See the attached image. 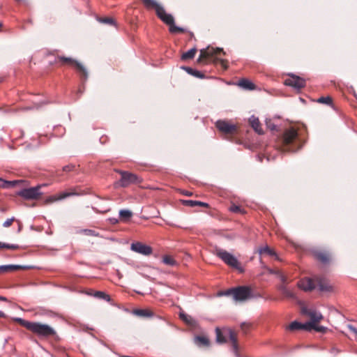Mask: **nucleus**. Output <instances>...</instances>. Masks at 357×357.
<instances>
[{
    "instance_id": "obj_1",
    "label": "nucleus",
    "mask_w": 357,
    "mask_h": 357,
    "mask_svg": "<svg viewBox=\"0 0 357 357\" xmlns=\"http://www.w3.org/2000/svg\"><path fill=\"white\" fill-rule=\"evenodd\" d=\"M146 8L154 9L158 17L165 24L169 26V31L172 33H181L185 32V29L176 26L174 24V18L171 14L165 12L164 8L157 3L155 0H140Z\"/></svg>"
},
{
    "instance_id": "obj_2",
    "label": "nucleus",
    "mask_w": 357,
    "mask_h": 357,
    "mask_svg": "<svg viewBox=\"0 0 357 357\" xmlns=\"http://www.w3.org/2000/svg\"><path fill=\"white\" fill-rule=\"evenodd\" d=\"M301 145L300 135L297 129L294 127L285 129L278 141V148L282 151L294 152L300 149Z\"/></svg>"
},
{
    "instance_id": "obj_3",
    "label": "nucleus",
    "mask_w": 357,
    "mask_h": 357,
    "mask_svg": "<svg viewBox=\"0 0 357 357\" xmlns=\"http://www.w3.org/2000/svg\"><path fill=\"white\" fill-rule=\"evenodd\" d=\"M13 320L39 337L48 338L56 335V331L48 324L29 321L20 317L14 318Z\"/></svg>"
},
{
    "instance_id": "obj_4",
    "label": "nucleus",
    "mask_w": 357,
    "mask_h": 357,
    "mask_svg": "<svg viewBox=\"0 0 357 357\" xmlns=\"http://www.w3.org/2000/svg\"><path fill=\"white\" fill-rule=\"evenodd\" d=\"M54 63L60 66L74 67L84 81L88 78V72L85 67L72 57L58 55L56 56Z\"/></svg>"
},
{
    "instance_id": "obj_5",
    "label": "nucleus",
    "mask_w": 357,
    "mask_h": 357,
    "mask_svg": "<svg viewBox=\"0 0 357 357\" xmlns=\"http://www.w3.org/2000/svg\"><path fill=\"white\" fill-rule=\"evenodd\" d=\"M218 295L219 296H232L236 301H244L251 296V289L248 287L241 286L225 291H220Z\"/></svg>"
},
{
    "instance_id": "obj_6",
    "label": "nucleus",
    "mask_w": 357,
    "mask_h": 357,
    "mask_svg": "<svg viewBox=\"0 0 357 357\" xmlns=\"http://www.w3.org/2000/svg\"><path fill=\"white\" fill-rule=\"evenodd\" d=\"M301 312L303 315H307L309 319L305 323H301L298 321H293L289 326L290 331H312V311L310 309H307L305 306L301 307Z\"/></svg>"
},
{
    "instance_id": "obj_7",
    "label": "nucleus",
    "mask_w": 357,
    "mask_h": 357,
    "mask_svg": "<svg viewBox=\"0 0 357 357\" xmlns=\"http://www.w3.org/2000/svg\"><path fill=\"white\" fill-rule=\"evenodd\" d=\"M214 254L220 258L227 265L240 270L241 272L243 271L237 259L227 251L216 248L214 250Z\"/></svg>"
},
{
    "instance_id": "obj_8",
    "label": "nucleus",
    "mask_w": 357,
    "mask_h": 357,
    "mask_svg": "<svg viewBox=\"0 0 357 357\" xmlns=\"http://www.w3.org/2000/svg\"><path fill=\"white\" fill-rule=\"evenodd\" d=\"M117 172L121 174V179L118 182L121 187L126 188L131 184L141 183L142 181V179L135 174L122 170H118Z\"/></svg>"
},
{
    "instance_id": "obj_9",
    "label": "nucleus",
    "mask_w": 357,
    "mask_h": 357,
    "mask_svg": "<svg viewBox=\"0 0 357 357\" xmlns=\"http://www.w3.org/2000/svg\"><path fill=\"white\" fill-rule=\"evenodd\" d=\"M317 290L321 294L330 293L333 291V286L328 280L325 277L314 276V291Z\"/></svg>"
},
{
    "instance_id": "obj_10",
    "label": "nucleus",
    "mask_w": 357,
    "mask_h": 357,
    "mask_svg": "<svg viewBox=\"0 0 357 357\" xmlns=\"http://www.w3.org/2000/svg\"><path fill=\"white\" fill-rule=\"evenodd\" d=\"M40 185L33 188H25L17 192V195L24 199L33 200L39 199L42 193L40 192Z\"/></svg>"
},
{
    "instance_id": "obj_11",
    "label": "nucleus",
    "mask_w": 357,
    "mask_h": 357,
    "mask_svg": "<svg viewBox=\"0 0 357 357\" xmlns=\"http://www.w3.org/2000/svg\"><path fill=\"white\" fill-rule=\"evenodd\" d=\"M221 52H223L222 49L208 47L205 49L200 50V54L197 60L198 63H206V60L211 58L214 55L218 54Z\"/></svg>"
},
{
    "instance_id": "obj_12",
    "label": "nucleus",
    "mask_w": 357,
    "mask_h": 357,
    "mask_svg": "<svg viewBox=\"0 0 357 357\" xmlns=\"http://www.w3.org/2000/svg\"><path fill=\"white\" fill-rule=\"evenodd\" d=\"M217 128L224 135H234L236 132L237 128L226 121L219 120L215 123Z\"/></svg>"
},
{
    "instance_id": "obj_13",
    "label": "nucleus",
    "mask_w": 357,
    "mask_h": 357,
    "mask_svg": "<svg viewBox=\"0 0 357 357\" xmlns=\"http://www.w3.org/2000/svg\"><path fill=\"white\" fill-rule=\"evenodd\" d=\"M284 84L298 90L305 86V81L298 76L289 75L288 77L284 79Z\"/></svg>"
},
{
    "instance_id": "obj_14",
    "label": "nucleus",
    "mask_w": 357,
    "mask_h": 357,
    "mask_svg": "<svg viewBox=\"0 0 357 357\" xmlns=\"http://www.w3.org/2000/svg\"><path fill=\"white\" fill-rule=\"evenodd\" d=\"M130 248L132 251L146 256L151 255L153 252L150 246L140 242L132 243Z\"/></svg>"
},
{
    "instance_id": "obj_15",
    "label": "nucleus",
    "mask_w": 357,
    "mask_h": 357,
    "mask_svg": "<svg viewBox=\"0 0 357 357\" xmlns=\"http://www.w3.org/2000/svg\"><path fill=\"white\" fill-rule=\"evenodd\" d=\"M314 256L316 257L318 261L324 266L328 265L331 260L330 253L326 251L314 252Z\"/></svg>"
},
{
    "instance_id": "obj_16",
    "label": "nucleus",
    "mask_w": 357,
    "mask_h": 357,
    "mask_svg": "<svg viewBox=\"0 0 357 357\" xmlns=\"http://www.w3.org/2000/svg\"><path fill=\"white\" fill-rule=\"evenodd\" d=\"M227 334L229 335V340L231 342V345H232V349L236 355V357H239V354H238V340H237V335L236 333L231 330V329H228L227 330Z\"/></svg>"
},
{
    "instance_id": "obj_17",
    "label": "nucleus",
    "mask_w": 357,
    "mask_h": 357,
    "mask_svg": "<svg viewBox=\"0 0 357 357\" xmlns=\"http://www.w3.org/2000/svg\"><path fill=\"white\" fill-rule=\"evenodd\" d=\"M74 194L75 193L65 192H60L58 195H52V196L48 197L45 200V204H52L54 202L62 200L66 197H70L72 195H74Z\"/></svg>"
},
{
    "instance_id": "obj_18",
    "label": "nucleus",
    "mask_w": 357,
    "mask_h": 357,
    "mask_svg": "<svg viewBox=\"0 0 357 357\" xmlns=\"http://www.w3.org/2000/svg\"><path fill=\"white\" fill-rule=\"evenodd\" d=\"M297 286L305 291H310L312 289V280L310 278L301 279L298 282Z\"/></svg>"
},
{
    "instance_id": "obj_19",
    "label": "nucleus",
    "mask_w": 357,
    "mask_h": 357,
    "mask_svg": "<svg viewBox=\"0 0 357 357\" xmlns=\"http://www.w3.org/2000/svg\"><path fill=\"white\" fill-rule=\"evenodd\" d=\"M249 123L256 132H257L259 135L264 133L263 130L261 127V123L258 118L255 117V116H252L249 119Z\"/></svg>"
},
{
    "instance_id": "obj_20",
    "label": "nucleus",
    "mask_w": 357,
    "mask_h": 357,
    "mask_svg": "<svg viewBox=\"0 0 357 357\" xmlns=\"http://www.w3.org/2000/svg\"><path fill=\"white\" fill-rule=\"evenodd\" d=\"M258 252L260 255H267V256H270V257H274L275 258V259L280 260V258L278 257V256L277 255L276 252H275V250L271 248L270 247H268V245L261 247L260 248H259Z\"/></svg>"
},
{
    "instance_id": "obj_21",
    "label": "nucleus",
    "mask_w": 357,
    "mask_h": 357,
    "mask_svg": "<svg viewBox=\"0 0 357 357\" xmlns=\"http://www.w3.org/2000/svg\"><path fill=\"white\" fill-rule=\"evenodd\" d=\"M195 343L198 347H208L210 346V340L206 335H197L194 339Z\"/></svg>"
},
{
    "instance_id": "obj_22",
    "label": "nucleus",
    "mask_w": 357,
    "mask_h": 357,
    "mask_svg": "<svg viewBox=\"0 0 357 357\" xmlns=\"http://www.w3.org/2000/svg\"><path fill=\"white\" fill-rule=\"evenodd\" d=\"M278 289L285 297L294 300L296 299V294L289 289L287 287L284 285H278Z\"/></svg>"
},
{
    "instance_id": "obj_23",
    "label": "nucleus",
    "mask_w": 357,
    "mask_h": 357,
    "mask_svg": "<svg viewBox=\"0 0 357 357\" xmlns=\"http://www.w3.org/2000/svg\"><path fill=\"white\" fill-rule=\"evenodd\" d=\"M181 68L183 69L184 70H185L188 74H190L195 77H197L199 79L205 78V75L204 73H202V72H200L199 70H195L190 67L183 66V67H181Z\"/></svg>"
},
{
    "instance_id": "obj_24",
    "label": "nucleus",
    "mask_w": 357,
    "mask_h": 357,
    "mask_svg": "<svg viewBox=\"0 0 357 357\" xmlns=\"http://www.w3.org/2000/svg\"><path fill=\"white\" fill-rule=\"evenodd\" d=\"M183 204L185 206H190V207H195V206H199L206 207V208L208 207V204L207 203L202 202H200V201L183 200Z\"/></svg>"
},
{
    "instance_id": "obj_25",
    "label": "nucleus",
    "mask_w": 357,
    "mask_h": 357,
    "mask_svg": "<svg viewBox=\"0 0 357 357\" xmlns=\"http://www.w3.org/2000/svg\"><path fill=\"white\" fill-rule=\"evenodd\" d=\"M314 332L319 333L321 335L327 334L328 333H331L332 330L328 328V327L321 326L319 323L314 324Z\"/></svg>"
},
{
    "instance_id": "obj_26",
    "label": "nucleus",
    "mask_w": 357,
    "mask_h": 357,
    "mask_svg": "<svg viewBox=\"0 0 357 357\" xmlns=\"http://www.w3.org/2000/svg\"><path fill=\"white\" fill-rule=\"evenodd\" d=\"M89 294L93 295L94 297H96L97 298L105 300L108 302L110 301V300H111L110 296L103 291H91V292L89 293Z\"/></svg>"
},
{
    "instance_id": "obj_27",
    "label": "nucleus",
    "mask_w": 357,
    "mask_h": 357,
    "mask_svg": "<svg viewBox=\"0 0 357 357\" xmlns=\"http://www.w3.org/2000/svg\"><path fill=\"white\" fill-rule=\"evenodd\" d=\"M22 267L17 265H4L0 266V274L7 272H11L20 269Z\"/></svg>"
},
{
    "instance_id": "obj_28",
    "label": "nucleus",
    "mask_w": 357,
    "mask_h": 357,
    "mask_svg": "<svg viewBox=\"0 0 357 357\" xmlns=\"http://www.w3.org/2000/svg\"><path fill=\"white\" fill-rule=\"evenodd\" d=\"M179 317L182 321H183L185 324L190 326H193L195 324V319L190 315L185 314L183 312H181L179 314Z\"/></svg>"
},
{
    "instance_id": "obj_29",
    "label": "nucleus",
    "mask_w": 357,
    "mask_h": 357,
    "mask_svg": "<svg viewBox=\"0 0 357 357\" xmlns=\"http://www.w3.org/2000/svg\"><path fill=\"white\" fill-rule=\"evenodd\" d=\"M238 85L243 89L249 90H252L255 88V84L246 79H241L239 80Z\"/></svg>"
},
{
    "instance_id": "obj_30",
    "label": "nucleus",
    "mask_w": 357,
    "mask_h": 357,
    "mask_svg": "<svg viewBox=\"0 0 357 357\" xmlns=\"http://www.w3.org/2000/svg\"><path fill=\"white\" fill-rule=\"evenodd\" d=\"M197 51V50L195 47L190 49V50H188L186 52H184L182 54L181 59L183 61H186V60L191 59L194 58Z\"/></svg>"
},
{
    "instance_id": "obj_31",
    "label": "nucleus",
    "mask_w": 357,
    "mask_h": 357,
    "mask_svg": "<svg viewBox=\"0 0 357 357\" xmlns=\"http://www.w3.org/2000/svg\"><path fill=\"white\" fill-rule=\"evenodd\" d=\"M216 342L220 344L225 343L227 342L225 337L223 335L221 330L219 328H215Z\"/></svg>"
},
{
    "instance_id": "obj_32",
    "label": "nucleus",
    "mask_w": 357,
    "mask_h": 357,
    "mask_svg": "<svg viewBox=\"0 0 357 357\" xmlns=\"http://www.w3.org/2000/svg\"><path fill=\"white\" fill-rule=\"evenodd\" d=\"M135 314L138 316L144 317H151L153 314V313L149 310H137L135 311Z\"/></svg>"
},
{
    "instance_id": "obj_33",
    "label": "nucleus",
    "mask_w": 357,
    "mask_h": 357,
    "mask_svg": "<svg viewBox=\"0 0 357 357\" xmlns=\"http://www.w3.org/2000/svg\"><path fill=\"white\" fill-rule=\"evenodd\" d=\"M316 101L319 103L325 104L327 105H332L333 101L332 98L330 96L321 97L318 98L317 100H314V102Z\"/></svg>"
},
{
    "instance_id": "obj_34",
    "label": "nucleus",
    "mask_w": 357,
    "mask_h": 357,
    "mask_svg": "<svg viewBox=\"0 0 357 357\" xmlns=\"http://www.w3.org/2000/svg\"><path fill=\"white\" fill-rule=\"evenodd\" d=\"M119 215L121 219L127 220L132 217V213L129 210H121L119 211Z\"/></svg>"
},
{
    "instance_id": "obj_35",
    "label": "nucleus",
    "mask_w": 357,
    "mask_h": 357,
    "mask_svg": "<svg viewBox=\"0 0 357 357\" xmlns=\"http://www.w3.org/2000/svg\"><path fill=\"white\" fill-rule=\"evenodd\" d=\"M162 261L164 264L169 266H174L176 264V261L174 260V259L169 255L165 256L162 259Z\"/></svg>"
},
{
    "instance_id": "obj_36",
    "label": "nucleus",
    "mask_w": 357,
    "mask_h": 357,
    "mask_svg": "<svg viewBox=\"0 0 357 357\" xmlns=\"http://www.w3.org/2000/svg\"><path fill=\"white\" fill-rule=\"evenodd\" d=\"M0 248H6L10 250H17L19 246L15 244H8L5 243L0 242Z\"/></svg>"
},
{
    "instance_id": "obj_37",
    "label": "nucleus",
    "mask_w": 357,
    "mask_h": 357,
    "mask_svg": "<svg viewBox=\"0 0 357 357\" xmlns=\"http://www.w3.org/2000/svg\"><path fill=\"white\" fill-rule=\"evenodd\" d=\"M230 211L236 213H243L244 209L242 208L240 206H237L235 204H233L229 208Z\"/></svg>"
},
{
    "instance_id": "obj_38",
    "label": "nucleus",
    "mask_w": 357,
    "mask_h": 357,
    "mask_svg": "<svg viewBox=\"0 0 357 357\" xmlns=\"http://www.w3.org/2000/svg\"><path fill=\"white\" fill-rule=\"evenodd\" d=\"M324 317L320 312L314 310V324L319 323Z\"/></svg>"
},
{
    "instance_id": "obj_39",
    "label": "nucleus",
    "mask_w": 357,
    "mask_h": 357,
    "mask_svg": "<svg viewBox=\"0 0 357 357\" xmlns=\"http://www.w3.org/2000/svg\"><path fill=\"white\" fill-rule=\"evenodd\" d=\"M252 324L250 323L243 322L241 325V328L245 334H246L250 330Z\"/></svg>"
},
{
    "instance_id": "obj_40",
    "label": "nucleus",
    "mask_w": 357,
    "mask_h": 357,
    "mask_svg": "<svg viewBox=\"0 0 357 357\" xmlns=\"http://www.w3.org/2000/svg\"><path fill=\"white\" fill-rule=\"evenodd\" d=\"M98 20H99V22L104 23V24L114 25V21L111 17H100Z\"/></svg>"
},
{
    "instance_id": "obj_41",
    "label": "nucleus",
    "mask_w": 357,
    "mask_h": 357,
    "mask_svg": "<svg viewBox=\"0 0 357 357\" xmlns=\"http://www.w3.org/2000/svg\"><path fill=\"white\" fill-rule=\"evenodd\" d=\"M279 279L281 281V284L280 285H284L286 287H287V284L291 281V280H289L287 276L286 275H284V273L282 275H280Z\"/></svg>"
},
{
    "instance_id": "obj_42",
    "label": "nucleus",
    "mask_w": 357,
    "mask_h": 357,
    "mask_svg": "<svg viewBox=\"0 0 357 357\" xmlns=\"http://www.w3.org/2000/svg\"><path fill=\"white\" fill-rule=\"evenodd\" d=\"M268 271L271 274L275 275L278 278L283 274L281 270L278 268H268Z\"/></svg>"
},
{
    "instance_id": "obj_43",
    "label": "nucleus",
    "mask_w": 357,
    "mask_h": 357,
    "mask_svg": "<svg viewBox=\"0 0 357 357\" xmlns=\"http://www.w3.org/2000/svg\"><path fill=\"white\" fill-rule=\"evenodd\" d=\"M266 125L268 129L271 130H276L277 126L273 123L271 119H266Z\"/></svg>"
},
{
    "instance_id": "obj_44",
    "label": "nucleus",
    "mask_w": 357,
    "mask_h": 357,
    "mask_svg": "<svg viewBox=\"0 0 357 357\" xmlns=\"http://www.w3.org/2000/svg\"><path fill=\"white\" fill-rule=\"evenodd\" d=\"M15 221V218L14 217L11 218H9V219H7L3 223V226L4 227H9L10 226H11L13 223V222Z\"/></svg>"
},
{
    "instance_id": "obj_45",
    "label": "nucleus",
    "mask_w": 357,
    "mask_h": 357,
    "mask_svg": "<svg viewBox=\"0 0 357 357\" xmlns=\"http://www.w3.org/2000/svg\"><path fill=\"white\" fill-rule=\"evenodd\" d=\"M75 170V166L74 165H68L63 167V172H69Z\"/></svg>"
},
{
    "instance_id": "obj_46",
    "label": "nucleus",
    "mask_w": 357,
    "mask_h": 357,
    "mask_svg": "<svg viewBox=\"0 0 357 357\" xmlns=\"http://www.w3.org/2000/svg\"><path fill=\"white\" fill-rule=\"evenodd\" d=\"M347 327L354 334V336L356 338L357 337V328L351 324H348Z\"/></svg>"
},
{
    "instance_id": "obj_47",
    "label": "nucleus",
    "mask_w": 357,
    "mask_h": 357,
    "mask_svg": "<svg viewBox=\"0 0 357 357\" xmlns=\"http://www.w3.org/2000/svg\"><path fill=\"white\" fill-rule=\"evenodd\" d=\"M82 233L87 236H96V232L91 229H84Z\"/></svg>"
},
{
    "instance_id": "obj_48",
    "label": "nucleus",
    "mask_w": 357,
    "mask_h": 357,
    "mask_svg": "<svg viewBox=\"0 0 357 357\" xmlns=\"http://www.w3.org/2000/svg\"><path fill=\"white\" fill-rule=\"evenodd\" d=\"M217 61L220 62L221 66L227 69L228 68L227 63L228 61L225 59H217Z\"/></svg>"
},
{
    "instance_id": "obj_49",
    "label": "nucleus",
    "mask_w": 357,
    "mask_h": 357,
    "mask_svg": "<svg viewBox=\"0 0 357 357\" xmlns=\"http://www.w3.org/2000/svg\"><path fill=\"white\" fill-rule=\"evenodd\" d=\"M331 352L333 354H337L340 352V350H339L338 349L335 348V347H333L331 349Z\"/></svg>"
},
{
    "instance_id": "obj_50",
    "label": "nucleus",
    "mask_w": 357,
    "mask_h": 357,
    "mask_svg": "<svg viewBox=\"0 0 357 357\" xmlns=\"http://www.w3.org/2000/svg\"><path fill=\"white\" fill-rule=\"evenodd\" d=\"M182 193H183L184 195H185V196H192V192H189V191H185V190H183V191L182 192Z\"/></svg>"
},
{
    "instance_id": "obj_51",
    "label": "nucleus",
    "mask_w": 357,
    "mask_h": 357,
    "mask_svg": "<svg viewBox=\"0 0 357 357\" xmlns=\"http://www.w3.org/2000/svg\"><path fill=\"white\" fill-rule=\"evenodd\" d=\"M6 314L3 312L0 311V317H5Z\"/></svg>"
},
{
    "instance_id": "obj_52",
    "label": "nucleus",
    "mask_w": 357,
    "mask_h": 357,
    "mask_svg": "<svg viewBox=\"0 0 357 357\" xmlns=\"http://www.w3.org/2000/svg\"><path fill=\"white\" fill-rule=\"evenodd\" d=\"M0 301H6L7 298L6 297L0 296Z\"/></svg>"
},
{
    "instance_id": "obj_53",
    "label": "nucleus",
    "mask_w": 357,
    "mask_h": 357,
    "mask_svg": "<svg viewBox=\"0 0 357 357\" xmlns=\"http://www.w3.org/2000/svg\"><path fill=\"white\" fill-rule=\"evenodd\" d=\"M15 1H16L17 2H18V3H20V2L23 1V0H15Z\"/></svg>"
},
{
    "instance_id": "obj_54",
    "label": "nucleus",
    "mask_w": 357,
    "mask_h": 357,
    "mask_svg": "<svg viewBox=\"0 0 357 357\" xmlns=\"http://www.w3.org/2000/svg\"><path fill=\"white\" fill-rule=\"evenodd\" d=\"M2 24L0 23V28L1 27Z\"/></svg>"
}]
</instances>
